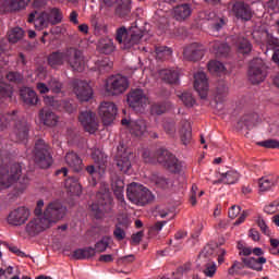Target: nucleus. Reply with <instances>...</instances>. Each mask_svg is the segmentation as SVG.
<instances>
[{"instance_id": "26", "label": "nucleus", "mask_w": 279, "mask_h": 279, "mask_svg": "<svg viewBox=\"0 0 279 279\" xmlns=\"http://www.w3.org/2000/svg\"><path fill=\"white\" fill-rule=\"evenodd\" d=\"M183 57L190 62H197L201 58H204V46L194 43L185 47L183 50Z\"/></svg>"}, {"instance_id": "56", "label": "nucleus", "mask_w": 279, "mask_h": 279, "mask_svg": "<svg viewBox=\"0 0 279 279\" xmlns=\"http://www.w3.org/2000/svg\"><path fill=\"white\" fill-rule=\"evenodd\" d=\"M219 247L215 246L213 244H207L203 251H202V256L205 258H210V256H215L218 254Z\"/></svg>"}, {"instance_id": "57", "label": "nucleus", "mask_w": 279, "mask_h": 279, "mask_svg": "<svg viewBox=\"0 0 279 279\" xmlns=\"http://www.w3.org/2000/svg\"><path fill=\"white\" fill-rule=\"evenodd\" d=\"M150 112L151 114H165V112H167V104L166 102H157L154 104L150 108Z\"/></svg>"}, {"instance_id": "51", "label": "nucleus", "mask_w": 279, "mask_h": 279, "mask_svg": "<svg viewBox=\"0 0 279 279\" xmlns=\"http://www.w3.org/2000/svg\"><path fill=\"white\" fill-rule=\"evenodd\" d=\"M4 99H12V87L10 84L0 81V104H3Z\"/></svg>"}, {"instance_id": "40", "label": "nucleus", "mask_w": 279, "mask_h": 279, "mask_svg": "<svg viewBox=\"0 0 279 279\" xmlns=\"http://www.w3.org/2000/svg\"><path fill=\"white\" fill-rule=\"evenodd\" d=\"M97 49L100 53L110 56L114 51V41L111 38L104 37L98 41Z\"/></svg>"}, {"instance_id": "60", "label": "nucleus", "mask_w": 279, "mask_h": 279, "mask_svg": "<svg viewBox=\"0 0 279 279\" xmlns=\"http://www.w3.org/2000/svg\"><path fill=\"white\" fill-rule=\"evenodd\" d=\"M204 274H205V276H207V278H213L215 276V274H217V264L216 263L206 264Z\"/></svg>"}, {"instance_id": "62", "label": "nucleus", "mask_w": 279, "mask_h": 279, "mask_svg": "<svg viewBox=\"0 0 279 279\" xmlns=\"http://www.w3.org/2000/svg\"><path fill=\"white\" fill-rule=\"evenodd\" d=\"M257 226L260 229V231L263 232V234H266V236H269V234H271V232L269 231V227H267V223L265 222L264 219L258 218Z\"/></svg>"}, {"instance_id": "17", "label": "nucleus", "mask_w": 279, "mask_h": 279, "mask_svg": "<svg viewBox=\"0 0 279 279\" xmlns=\"http://www.w3.org/2000/svg\"><path fill=\"white\" fill-rule=\"evenodd\" d=\"M132 158H134V154H132L131 149L123 150V147L118 148L116 165L122 173H130V169H132Z\"/></svg>"}, {"instance_id": "7", "label": "nucleus", "mask_w": 279, "mask_h": 279, "mask_svg": "<svg viewBox=\"0 0 279 279\" xmlns=\"http://www.w3.org/2000/svg\"><path fill=\"white\" fill-rule=\"evenodd\" d=\"M242 262H233L232 266L229 268V276H236L242 269L247 267L248 269H253L254 271H263V265L267 263V258L265 257H242Z\"/></svg>"}, {"instance_id": "15", "label": "nucleus", "mask_w": 279, "mask_h": 279, "mask_svg": "<svg viewBox=\"0 0 279 279\" xmlns=\"http://www.w3.org/2000/svg\"><path fill=\"white\" fill-rule=\"evenodd\" d=\"M128 104L133 110L141 111V108H145L149 104V98L145 92L141 88L132 89L128 95Z\"/></svg>"}, {"instance_id": "25", "label": "nucleus", "mask_w": 279, "mask_h": 279, "mask_svg": "<svg viewBox=\"0 0 279 279\" xmlns=\"http://www.w3.org/2000/svg\"><path fill=\"white\" fill-rule=\"evenodd\" d=\"M194 88L197 90L201 99L208 97V77L204 72H197L194 74Z\"/></svg>"}, {"instance_id": "9", "label": "nucleus", "mask_w": 279, "mask_h": 279, "mask_svg": "<svg viewBox=\"0 0 279 279\" xmlns=\"http://www.w3.org/2000/svg\"><path fill=\"white\" fill-rule=\"evenodd\" d=\"M34 160L40 169H49V166L53 162V157L49 153V145L44 140H37L35 143Z\"/></svg>"}, {"instance_id": "53", "label": "nucleus", "mask_w": 279, "mask_h": 279, "mask_svg": "<svg viewBox=\"0 0 279 279\" xmlns=\"http://www.w3.org/2000/svg\"><path fill=\"white\" fill-rule=\"evenodd\" d=\"M179 97L186 108H193L195 106V98L192 93L184 92Z\"/></svg>"}, {"instance_id": "27", "label": "nucleus", "mask_w": 279, "mask_h": 279, "mask_svg": "<svg viewBox=\"0 0 279 279\" xmlns=\"http://www.w3.org/2000/svg\"><path fill=\"white\" fill-rule=\"evenodd\" d=\"M39 121L47 128H56L58 125V122L60 121V118L58 114H56L51 109L48 107H44L39 111Z\"/></svg>"}, {"instance_id": "19", "label": "nucleus", "mask_w": 279, "mask_h": 279, "mask_svg": "<svg viewBox=\"0 0 279 279\" xmlns=\"http://www.w3.org/2000/svg\"><path fill=\"white\" fill-rule=\"evenodd\" d=\"M29 215H32V211H29L27 207H17L10 211L8 223H10V226H24V223L27 222V219H29Z\"/></svg>"}, {"instance_id": "13", "label": "nucleus", "mask_w": 279, "mask_h": 279, "mask_svg": "<svg viewBox=\"0 0 279 279\" xmlns=\"http://www.w3.org/2000/svg\"><path fill=\"white\" fill-rule=\"evenodd\" d=\"M78 121L88 134H95V132L99 130V118H97V113L90 110L81 111L78 114Z\"/></svg>"}, {"instance_id": "20", "label": "nucleus", "mask_w": 279, "mask_h": 279, "mask_svg": "<svg viewBox=\"0 0 279 279\" xmlns=\"http://www.w3.org/2000/svg\"><path fill=\"white\" fill-rule=\"evenodd\" d=\"M117 105L114 102L105 101L98 108L99 117H101L104 125H110L117 117Z\"/></svg>"}, {"instance_id": "24", "label": "nucleus", "mask_w": 279, "mask_h": 279, "mask_svg": "<svg viewBox=\"0 0 279 279\" xmlns=\"http://www.w3.org/2000/svg\"><path fill=\"white\" fill-rule=\"evenodd\" d=\"M28 23H33L35 25V29L41 32V29H47L51 25L49 17L47 16V12H32L28 15Z\"/></svg>"}, {"instance_id": "6", "label": "nucleus", "mask_w": 279, "mask_h": 279, "mask_svg": "<svg viewBox=\"0 0 279 279\" xmlns=\"http://www.w3.org/2000/svg\"><path fill=\"white\" fill-rule=\"evenodd\" d=\"M130 88V81L121 74L109 76L105 83V93L108 97H119Z\"/></svg>"}, {"instance_id": "28", "label": "nucleus", "mask_w": 279, "mask_h": 279, "mask_svg": "<svg viewBox=\"0 0 279 279\" xmlns=\"http://www.w3.org/2000/svg\"><path fill=\"white\" fill-rule=\"evenodd\" d=\"M27 3H29V0H0V13L10 12V10H23L27 7Z\"/></svg>"}, {"instance_id": "38", "label": "nucleus", "mask_w": 279, "mask_h": 279, "mask_svg": "<svg viewBox=\"0 0 279 279\" xmlns=\"http://www.w3.org/2000/svg\"><path fill=\"white\" fill-rule=\"evenodd\" d=\"M47 12L48 21L50 22V25H60L64 19V14L62 13V10L60 8H50Z\"/></svg>"}, {"instance_id": "23", "label": "nucleus", "mask_w": 279, "mask_h": 279, "mask_svg": "<svg viewBox=\"0 0 279 279\" xmlns=\"http://www.w3.org/2000/svg\"><path fill=\"white\" fill-rule=\"evenodd\" d=\"M232 14L240 21H251L252 8L243 1H234L232 4Z\"/></svg>"}, {"instance_id": "48", "label": "nucleus", "mask_w": 279, "mask_h": 279, "mask_svg": "<svg viewBox=\"0 0 279 279\" xmlns=\"http://www.w3.org/2000/svg\"><path fill=\"white\" fill-rule=\"evenodd\" d=\"M208 71L213 73V75H226V66L217 60L209 61Z\"/></svg>"}, {"instance_id": "49", "label": "nucleus", "mask_w": 279, "mask_h": 279, "mask_svg": "<svg viewBox=\"0 0 279 279\" xmlns=\"http://www.w3.org/2000/svg\"><path fill=\"white\" fill-rule=\"evenodd\" d=\"M155 53L157 60H169L173 53V50L167 46H156Z\"/></svg>"}, {"instance_id": "18", "label": "nucleus", "mask_w": 279, "mask_h": 279, "mask_svg": "<svg viewBox=\"0 0 279 279\" xmlns=\"http://www.w3.org/2000/svg\"><path fill=\"white\" fill-rule=\"evenodd\" d=\"M205 21H208V28L211 32H221L223 27L228 24V19L223 15H219L214 11H205L204 13Z\"/></svg>"}, {"instance_id": "4", "label": "nucleus", "mask_w": 279, "mask_h": 279, "mask_svg": "<svg viewBox=\"0 0 279 279\" xmlns=\"http://www.w3.org/2000/svg\"><path fill=\"white\" fill-rule=\"evenodd\" d=\"M90 210L96 219H101L106 213L112 210V194L108 185L104 184L100 186L96 194V201L92 204Z\"/></svg>"}, {"instance_id": "37", "label": "nucleus", "mask_w": 279, "mask_h": 279, "mask_svg": "<svg viewBox=\"0 0 279 279\" xmlns=\"http://www.w3.org/2000/svg\"><path fill=\"white\" fill-rule=\"evenodd\" d=\"M210 50L217 58H226L230 53V46L221 41H214L210 44Z\"/></svg>"}, {"instance_id": "29", "label": "nucleus", "mask_w": 279, "mask_h": 279, "mask_svg": "<svg viewBox=\"0 0 279 279\" xmlns=\"http://www.w3.org/2000/svg\"><path fill=\"white\" fill-rule=\"evenodd\" d=\"M112 191L119 202H125V197L123 196V191L125 189V182L123 179L119 177H113L111 180Z\"/></svg>"}, {"instance_id": "59", "label": "nucleus", "mask_w": 279, "mask_h": 279, "mask_svg": "<svg viewBox=\"0 0 279 279\" xmlns=\"http://www.w3.org/2000/svg\"><path fill=\"white\" fill-rule=\"evenodd\" d=\"M48 86L52 93L58 94L62 92V83H60V81L56 77L50 78Z\"/></svg>"}, {"instance_id": "10", "label": "nucleus", "mask_w": 279, "mask_h": 279, "mask_svg": "<svg viewBox=\"0 0 279 279\" xmlns=\"http://www.w3.org/2000/svg\"><path fill=\"white\" fill-rule=\"evenodd\" d=\"M29 130H32V125L26 120H19L17 118L13 122V129L10 134L11 141L25 145L29 141Z\"/></svg>"}, {"instance_id": "34", "label": "nucleus", "mask_w": 279, "mask_h": 279, "mask_svg": "<svg viewBox=\"0 0 279 279\" xmlns=\"http://www.w3.org/2000/svg\"><path fill=\"white\" fill-rule=\"evenodd\" d=\"M239 172L234 170L227 171L220 174V178L214 184H236L239 182Z\"/></svg>"}, {"instance_id": "52", "label": "nucleus", "mask_w": 279, "mask_h": 279, "mask_svg": "<svg viewBox=\"0 0 279 279\" xmlns=\"http://www.w3.org/2000/svg\"><path fill=\"white\" fill-rule=\"evenodd\" d=\"M24 32H23V28L21 27H15V28H12L10 32H9V35H8V38H9V43H19V40H21L24 36Z\"/></svg>"}, {"instance_id": "3", "label": "nucleus", "mask_w": 279, "mask_h": 279, "mask_svg": "<svg viewBox=\"0 0 279 279\" xmlns=\"http://www.w3.org/2000/svg\"><path fill=\"white\" fill-rule=\"evenodd\" d=\"M116 40L122 49H140L138 45L143 40V29L138 27L137 22H134L129 29L121 26L116 31Z\"/></svg>"}, {"instance_id": "41", "label": "nucleus", "mask_w": 279, "mask_h": 279, "mask_svg": "<svg viewBox=\"0 0 279 279\" xmlns=\"http://www.w3.org/2000/svg\"><path fill=\"white\" fill-rule=\"evenodd\" d=\"M130 132L134 136H143L147 132V122L145 120H136L130 123Z\"/></svg>"}, {"instance_id": "63", "label": "nucleus", "mask_w": 279, "mask_h": 279, "mask_svg": "<svg viewBox=\"0 0 279 279\" xmlns=\"http://www.w3.org/2000/svg\"><path fill=\"white\" fill-rule=\"evenodd\" d=\"M113 235L117 241H123V239H125V230H123L120 226H116Z\"/></svg>"}, {"instance_id": "1", "label": "nucleus", "mask_w": 279, "mask_h": 279, "mask_svg": "<svg viewBox=\"0 0 279 279\" xmlns=\"http://www.w3.org/2000/svg\"><path fill=\"white\" fill-rule=\"evenodd\" d=\"M47 62L51 69H60V66H63L64 62H66L72 70L77 71L78 73H82L84 66H86L84 53L77 48H68L64 51H53L48 56Z\"/></svg>"}, {"instance_id": "61", "label": "nucleus", "mask_w": 279, "mask_h": 279, "mask_svg": "<svg viewBox=\"0 0 279 279\" xmlns=\"http://www.w3.org/2000/svg\"><path fill=\"white\" fill-rule=\"evenodd\" d=\"M7 80L13 82V84H21V82H23V74L20 72H9L7 74Z\"/></svg>"}, {"instance_id": "45", "label": "nucleus", "mask_w": 279, "mask_h": 279, "mask_svg": "<svg viewBox=\"0 0 279 279\" xmlns=\"http://www.w3.org/2000/svg\"><path fill=\"white\" fill-rule=\"evenodd\" d=\"M92 158L99 169H104L105 165L108 162V157L99 148L92 151Z\"/></svg>"}, {"instance_id": "32", "label": "nucleus", "mask_w": 279, "mask_h": 279, "mask_svg": "<svg viewBox=\"0 0 279 279\" xmlns=\"http://www.w3.org/2000/svg\"><path fill=\"white\" fill-rule=\"evenodd\" d=\"M191 13H192L191 4H187V3L177 5L173 9V16L175 21H180V22L186 21V19L191 16Z\"/></svg>"}, {"instance_id": "35", "label": "nucleus", "mask_w": 279, "mask_h": 279, "mask_svg": "<svg viewBox=\"0 0 279 279\" xmlns=\"http://www.w3.org/2000/svg\"><path fill=\"white\" fill-rule=\"evenodd\" d=\"M181 143L184 145H189L191 140L193 138V130L191 129V122L186 120L181 121V130H180Z\"/></svg>"}, {"instance_id": "46", "label": "nucleus", "mask_w": 279, "mask_h": 279, "mask_svg": "<svg viewBox=\"0 0 279 279\" xmlns=\"http://www.w3.org/2000/svg\"><path fill=\"white\" fill-rule=\"evenodd\" d=\"M236 47L239 53H242L243 56H247L252 51V43L245 37H239L236 40Z\"/></svg>"}, {"instance_id": "16", "label": "nucleus", "mask_w": 279, "mask_h": 279, "mask_svg": "<svg viewBox=\"0 0 279 279\" xmlns=\"http://www.w3.org/2000/svg\"><path fill=\"white\" fill-rule=\"evenodd\" d=\"M44 102L46 106H50L53 110H58L59 112H68L72 114L77 110V105L69 101V100H56L53 96H45Z\"/></svg>"}, {"instance_id": "39", "label": "nucleus", "mask_w": 279, "mask_h": 279, "mask_svg": "<svg viewBox=\"0 0 279 279\" xmlns=\"http://www.w3.org/2000/svg\"><path fill=\"white\" fill-rule=\"evenodd\" d=\"M65 189L71 193V195L80 196L82 195V185L80 184V180L75 177L68 178L65 180Z\"/></svg>"}, {"instance_id": "54", "label": "nucleus", "mask_w": 279, "mask_h": 279, "mask_svg": "<svg viewBox=\"0 0 279 279\" xmlns=\"http://www.w3.org/2000/svg\"><path fill=\"white\" fill-rule=\"evenodd\" d=\"M163 130L168 136H175V121L173 119H167L163 122Z\"/></svg>"}, {"instance_id": "36", "label": "nucleus", "mask_w": 279, "mask_h": 279, "mask_svg": "<svg viewBox=\"0 0 279 279\" xmlns=\"http://www.w3.org/2000/svg\"><path fill=\"white\" fill-rule=\"evenodd\" d=\"M65 162L76 173H80V171H82V158H80V156L74 151L68 153L65 155Z\"/></svg>"}, {"instance_id": "12", "label": "nucleus", "mask_w": 279, "mask_h": 279, "mask_svg": "<svg viewBox=\"0 0 279 279\" xmlns=\"http://www.w3.org/2000/svg\"><path fill=\"white\" fill-rule=\"evenodd\" d=\"M108 240L102 239L99 242L95 244V248L88 246L84 248H78L73 252V258L76 260H85L86 258H93L95 256L96 252H104L105 250H108Z\"/></svg>"}, {"instance_id": "42", "label": "nucleus", "mask_w": 279, "mask_h": 279, "mask_svg": "<svg viewBox=\"0 0 279 279\" xmlns=\"http://www.w3.org/2000/svg\"><path fill=\"white\" fill-rule=\"evenodd\" d=\"M132 12V8L130 7V0H120L117 2L116 7V14L120 19H125L126 16H130V13Z\"/></svg>"}, {"instance_id": "14", "label": "nucleus", "mask_w": 279, "mask_h": 279, "mask_svg": "<svg viewBox=\"0 0 279 279\" xmlns=\"http://www.w3.org/2000/svg\"><path fill=\"white\" fill-rule=\"evenodd\" d=\"M64 215H66V207L62 206V203L56 201L47 206L44 211V219H47L51 227V223H56V221L63 219Z\"/></svg>"}, {"instance_id": "55", "label": "nucleus", "mask_w": 279, "mask_h": 279, "mask_svg": "<svg viewBox=\"0 0 279 279\" xmlns=\"http://www.w3.org/2000/svg\"><path fill=\"white\" fill-rule=\"evenodd\" d=\"M153 181L159 189H169V184H171V181L169 179L158 174L153 177Z\"/></svg>"}, {"instance_id": "5", "label": "nucleus", "mask_w": 279, "mask_h": 279, "mask_svg": "<svg viewBox=\"0 0 279 279\" xmlns=\"http://www.w3.org/2000/svg\"><path fill=\"white\" fill-rule=\"evenodd\" d=\"M126 197L132 204H136V206H145L151 204L154 194H151L149 189L138 183H131L126 189Z\"/></svg>"}, {"instance_id": "22", "label": "nucleus", "mask_w": 279, "mask_h": 279, "mask_svg": "<svg viewBox=\"0 0 279 279\" xmlns=\"http://www.w3.org/2000/svg\"><path fill=\"white\" fill-rule=\"evenodd\" d=\"M73 90L78 101H90L93 99V88L86 81H75Z\"/></svg>"}, {"instance_id": "58", "label": "nucleus", "mask_w": 279, "mask_h": 279, "mask_svg": "<svg viewBox=\"0 0 279 279\" xmlns=\"http://www.w3.org/2000/svg\"><path fill=\"white\" fill-rule=\"evenodd\" d=\"M259 147H265L266 149H279V142L277 140H266L258 142Z\"/></svg>"}, {"instance_id": "2", "label": "nucleus", "mask_w": 279, "mask_h": 279, "mask_svg": "<svg viewBox=\"0 0 279 279\" xmlns=\"http://www.w3.org/2000/svg\"><path fill=\"white\" fill-rule=\"evenodd\" d=\"M21 163H13L10 168L0 167V185L1 189H10L14 182H16V189L20 193H23L29 184V178L22 177Z\"/></svg>"}, {"instance_id": "47", "label": "nucleus", "mask_w": 279, "mask_h": 279, "mask_svg": "<svg viewBox=\"0 0 279 279\" xmlns=\"http://www.w3.org/2000/svg\"><path fill=\"white\" fill-rule=\"evenodd\" d=\"M228 97V84L226 81H219L216 87V100L217 101H226Z\"/></svg>"}, {"instance_id": "50", "label": "nucleus", "mask_w": 279, "mask_h": 279, "mask_svg": "<svg viewBox=\"0 0 279 279\" xmlns=\"http://www.w3.org/2000/svg\"><path fill=\"white\" fill-rule=\"evenodd\" d=\"M113 66L112 61H110V58L105 57L104 59H100L96 62V69L99 73H108Z\"/></svg>"}, {"instance_id": "43", "label": "nucleus", "mask_w": 279, "mask_h": 279, "mask_svg": "<svg viewBox=\"0 0 279 279\" xmlns=\"http://www.w3.org/2000/svg\"><path fill=\"white\" fill-rule=\"evenodd\" d=\"M160 77L168 84H178L180 82V72L178 70H161Z\"/></svg>"}, {"instance_id": "8", "label": "nucleus", "mask_w": 279, "mask_h": 279, "mask_svg": "<svg viewBox=\"0 0 279 279\" xmlns=\"http://www.w3.org/2000/svg\"><path fill=\"white\" fill-rule=\"evenodd\" d=\"M155 158L161 167L171 171V173H180L182 171V162L175 158L171 151L160 148L155 153Z\"/></svg>"}, {"instance_id": "21", "label": "nucleus", "mask_w": 279, "mask_h": 279, "mask_svg": "<svg viewBox=\"0 0 279 279\" xmlns=\"http://www.w3.org/2000/svg\"><path fill=\"white\" fill-rule=\"evenodd\" d=\"M47 228H50L49 220L43 217H35L29 220L26 225V232L29 236H36V234H40V232H45Z\"/></svg>"}, {"instance_id": "31", "label": "nucleus", "mask_w": 279, "mask_h": 279, "mask_svg": "<svg viewBox=\"0 0 279 279\" xmlns=\"http://www.w3.org/2000/svg\"><path fill=\"white\" fill-rule=\"evenodd\" d=\"M20 97L27 106H36L38 104V95L29 87L21 89Z\"/></svg>"}, {"instance_id": "30", "label": "nucleus", "mask_w": 279, "mask_h": 279, "mask_svg": "<svg viewBox=\"0 0 279 279\" xmlns=\"http://www.w3.org/2000/svg\"><path fill=\"white\" fill-rule=\"evenodd\" d=\"M256 121H258V114L256 113H248L244 114L239 121H238V130H243V128H246V130H252L254 125H256Z\"/></svg>"}, {"instance_id": "44", "label": "nucleus", "mask_w": 279, "mask_h": 279, "mask_svg": "<svg viewBox=\"0 0 279 279\" xmlns=\"http://www.w3.org/2000/svg\"><path fill=\"white\" fill-rule=\"evenodd\" d=\"M278 183V178L276 177H263L259 179L258 184H259V191L266 192V191H271L274 186Z\"/></svg>"}, {"instance_id": "64", "label": "nucleus", "mask_w": 279, "mask_h": 279, "mask_svg": "<svg viewBox=\"0 0 279 279\" xmlns=\"http://www.w3.org/2000/svg\"><path fill=\"white\" fill-rule=\"evenodd\" d=\"M142 156L145 162H156V154L153 155L149 150H144Z\"/></svg>"}, {"instance_id": "11", "label": "nucleus", "mask_w": 279, "mask_h": 279, "mask_svg": "<svg viewBox=\"0 0 279 279\" xmlns=\"http://www.w3.org/2000/svg\"><path fill=\"white\" fill-rule=\"evenodd\" d=\"M265 77H267V65H265V61L260 58L253 59L248 65L250 82L260 84V82H265Z\"/></svg>"}, {"instance_id": "33", "label": "nucleus", "mask_w": 279, "mask_h": 279, "mask_svg": "<svg viewBox=\"0 0 279 279\" xmlns=\"http://www.w3.org/2000/svg\"><path fill=\"white\" fill-rule=\"evenodd\" d=\"M17 111L13 110L7 113H0V132L8 130L16 121L17 119Z\"/></svg>"}]
</instances>
